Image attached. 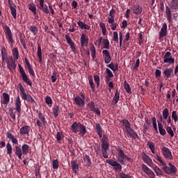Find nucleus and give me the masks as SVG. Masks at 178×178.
<instances>
[{
    "instance_id": "obj_1",
    "label": "nucleus",
    "mask_w": 178,
    "mask_h": 178,
    "mask_svg": "<svg viewBox=\"0 0 178 178\" xmlns=\"http://www.w3.org/2000/svg\"><path fill=\"white\" fill-rule=\"evenodd\" d=\"M71 130L73 133H79V134H81L84 136L87 134V129L86 126L80 122H74L71 125Z\"/></svg>"
},
{
    "instance_id": "obj_2",
    "label": "nucleus",
    "mask_w": 178,
    "mask_h": 178,
    "mask_svg": "<svg viewBox=\"0 0 178 178\" xmlns=\"http://www.w3.org/2000/svg\"><path fill=\"white\" fill-rule=\"evenodd\" d=\"M18 87L20 91V96L22 99L24 101H27L28 102L31 103L33 106L36 104V102L33 99L32 96L30 95H27V93L25 92V89L22 85V83H19Z\"/></svg>"
},
{
    "instance_id": "obj_3",
    "label": "nucleus",
    "mask_w": 178,
    "mask_h": 178,
    "mask_svg": "<svg viewBox=\"0 0 178 178\" xmlns=\"http://www.w3.org/2000/svg\"><path fill=\"white\" fill-rule=\"evenodd\" d=\"M4 62H6L7 68H8L10 72H13L16 70V60L13 57L8 56Z\"/></svg>"
},
{
    "instance_id": "obj_4",
    "label": "nucleus",
    "mask_w": 178,
    "mask_h": 178,
    "mask_svg": "<svg viewBox=\"0 0 178 178\" xmlns=\"http://www.w3.org/2000/svg\"><path fill=\"white\" fill-rule=\"evenodd\" d=\"M3 29L4 31V33L6 35V39L7 41L9 42L10 44H14L15 42L13 38V34H12V31L8 25L3 26Z\"/></svg>"
},
{
    "instance_id": "obj_5",
    "label": "nucleus",
    "mask_w": 178,
    "mask_h": 178,
    "mask_svg": "<svg viewBox=\"0 0 178 178\" xmlns=\"http://www.w3.org/2000/svg\"><path fill=\"white\" fill-rule=\"evenodd\" d=\"M168 166H170V168L168 167L167 165H163L162 169L164 171V173L172 176L177 172V169L175 165L171 163H168Z\"/></svg>"
},
{
    "instance_id": "obj_6",
    "label": "nucleus",
    "mask_w": 178,
    "mask_h": 178,
    "mask_svg": "<svg viewBox=\"0 0 178 178\" xmlns=\"http://www.w3.org/2000/svg\"><path fill=\"white\" fill-rule=\"evenodd\" d=\"M18 67L22 81H24L29 87H32V82L27 74L25 73L23 67L20 64L18 65Z\"/></svg>"
},
{
    "instance_id": "obj_7",
    "label": "nucleus",
    "mask_w": 178,
    "mask_h": 178,
    "mask_svg": "<svg viewBox=\"0 0 178 178\" xmlns=\"http://www.w3.org/2000/svg\"><path fill=\"white\" fill-rule=\"evenodd\" d=\"M161 151H162L163 157L165 159L173 160V156L172 155L171 151L169 148H168L167 147H163V148L161 149Z\"/></svg>"
},
{
    "instance_id": "obj_8",
    "label": "nucleus",
    "mask_w": 178,
    "mask_h": 178,
    "mask_svg": "<svg viewBox=\"0 0 178 178\" xmlns=\"http://www.w3.org/2000/svg\"><path fill=\"white\" fill-rule=\"evenodd\" d=\"M142 170L147 175L149 178H156L154 172L150 170L145 164H142Z\"/></svg>"
},
{
    "instance_id": "obj_9",
    "label": "nucleus",
    "mask_w": 178,
    "mask_h": 178,
    "mask_svg": "<svg viewBox=\"0 0 178 178\" xmlns=\"http://www.w3.org/2000/svg\"><path fill=\"white\" fill-rule=\"evenodd\" d=\"M106 162L111 166L114 167V170L115 171H121L122 170V165L116 161H113L112 159H107Z\"/></svg>"
},
{
    "instance_id": "obj_10",
    "label": "nucleus",
    "mask_w": 178,
    "mask_h": 178,
    "mask_svg": "<svg viewBox=\"0 0 178 178\" xmlns=\"http://www.w3.org/2000/svg\"><path fill=\"white\" fill-rule=\"evenodd\" d=\"M142 157L144 163H146L148 166H154L152 159H151L149 156H148L145 152L142 153Z\"/></svg>"
},
{
    "instance_id": "obj_11",
    "label": "nucleus",
    "mask_w": 178,
    "mask_h": 178,
    "mask_svg": "<svg viewBox=\"0 0 178 178\" xmlns=\"http://www.w3.org/2000/svg\"><path fill=\"white\" fill-rule=\"evenodd\" d=\"M103 54V58L106 64H109L112 60V57L108 50H103L102 51Z\"/></svg>"
},
{
    "instance_id": "obj_12",
    "label": "nucleus",
    "mask_w": 178,
    "mask_h": 178,
    "mask_svg": "<svg viewBox=\"0 0 178 178\" xmlns=\"http://www.w3.org/2000/svg\"><path fill=\"white\" fill-rule=\"evenodd\" d=\"M163 62L165 63H169L170 65L175 63V58L171 57V53L170 51H167L163 57Z\"/></svg>"
},
{
    "instance_id": "obj_13",
    "label": "nucleus",
    "mask_w": 178,
    "mask_h": 178,
    "mask_svg": "<svg viewBox=\"0 0 178 178\" xmlns=\"http://www.w3.org/2000/svg\"><path fill=\"white\" fill-rule=\"evenodd\" d=\"M74 103L79 108H83V106H86V101L82 99V98L79 95L76 96L74 98Z\"/></svg>"
},
{
    "instance_id": "obj_14",
    "label": "nucleus",
    "mask_w": 178,
    "mask_h": 178,
    "mask_svg": "<svg viewBox=\"0 0 178 178\" xmlns=\"http://www.w3.org/2000/svg\"><path fill=\"white\" fill-rule=\"evenodd\" d=\"M12 2H13V1H9L8 5L10 8L11 15H12L14 19H16L17 18V10H16L17 6L15 4L12 3Z\"/></svg>"
},
{
    "instance_id": "obj_15",
    "label": "nucleus",
    "mask_w": 178,
    "mask_h": 178,
    "mask_svg": "<svg viewBox=\"0 0 178 178\" xmlns=\"http://www.w3.org/2000/svg\"><path fill=\"white\" fill-rule=\"evenodd\" d=\"M168 34V25L166 23L163 24L162 29L159 33V39H163Z\"/></svg>"
},
{
    "instance_id": "obj_16",
    "label": "nucleus",
    "mask_w": 178,
    "mask_h": 178,
    "mask_svg": "<svg viewBox=\"0 0 178 178\" xmlns=\"http://www.w3.org/2000/svg\"><path fill=\"white\" fill-rule=\"evenodd\" d=\"M101 152L104 159H108L109 146H101Z\"/></svg>"
},
{
    "instance_id": "obj_17",
    "label": "nucleus",
    "mask_w": 178,
    "mask_h": 178,
    "mask_svg": "<svg viewBox=\"0 0 178 178\" xmlns=\"http://www.w3.org/2000/svg\"><path fill=\"white\" fill-rule=\"evenodd\" d=\"M81 47L83 48L84 47H88V38L85 34H82L80 38Z\"/></svg>"
},
{
    "instance_id": "obj_18",
    "label": "nucleus",
    "mask_w": 178,
    "mask_h": 178,
    "mask_svg": "<svg viewBox=\"0 0 178 178\" xmlns=\"http://www.w3.org/2000/svg\"><path fill=\"white\" fill-rule=\"evenodd\" d=\"M16 111L18 113H21L22 112V101L19 96L17 97L15 102Z\"/></svg>"
},
{
    "instance_id": "obj_19",
    "label": "nucleus",
    "mask_w": 178,
    "mask_h": 178,
    "mask_svg": "<svg viewBox=\"0 0 178 178\" xmlns=\"http://www.w3.org/2000/svg\"><path fill=\"white\" fill-rule=\"evenodd\" d=\"M165 15L168 22L171 23L172 22V11L170 10V8L168 6H165Z\"/></svg>"
},
{
    "instance_id": "obj_20",
    "label": "nucleus",
    "mask_w": 178,
    "mask_h": 178,
    "mask_svg": "<svg viewBox=\"0 0 178 178\" xmlns=\"http://www.w3.org/2000/svg\"><path fill=\"white\" fill-rule=\"evenodd\" d=\"M31 127L28 125H24L21 127L19 133L22 135H28L30 133Z\"/></svg>"
},
{
    "instance_id": "obj_21",
    "label": "nucleus",
    "mask_w": 178,
    "mask_h": 178,
    "mask_svg": "<svg viewBox=\"0 0 178 178\" xmlns=\"http://www.w3.org/2000/svg\"><path fill=\"white\" fill-rule=\"evenodd\" d=\"M71 167H72V172H74L75 174L79 173V163L76 162V161H71Z\"/></svg>"
},
{
    "instance_id": "obj_22",
    "label": "nucleus",
    "mask_w": 178,
    "mask_h": 178,
    "mask_svg": "<svg viewBox=\"0 0 178 178\" xmlns=\"http://www.w3.org/2000/svg\"><path fill=\"white\" fill-rule=\"evenodd\" d=\"M39 8L42 10V12H44L46 14L49 13V10H48V6L47 4H44V1H40V6Z\"/></svg>"
},
{
    "instance_id": "obj_23",
    "label": "nucleus",
    "mask_w": 178,
    "mask_h": 178,
    "mask_svg": "<svg viewBox=\"0 0 178 178\" xmlns=\"http://www.w3.org/2000/svg\"><path fill=\"white\" fill-rule=\"evenodd\" d=\"M109 138L108 136L104 135L103 138H102L101 147H109Z\"/></svg>"
},
{
    "instance_id": "obj_24",
    "label": "nucleus",
    "mask_w": 178,
    "mask_h": 178,
    "mask_svg": "<svg viewBox=\"0 0 178 178\" xmlns=\"http://www.w3.org/2000/svg\"><path fill=\"white\" fill-rule=\"evenodd\" d=\"M14 153H15L19 159H22L23 153L20 146H15Z\"/></svg>"
},
{
    "instance_id": "obj_25",
    "label": "nucleus",
    "mask_w": 178,
    "mask_h": 178,
    "mask_svg": "<svg viewBox=\"0 0 178 178\" xmlns=\"http://www.w3.org/2000/svg\"><path fill=\"white\" fill-rule=\"evenodd\" d=\"M3 100L1 101V104L8 105L10 102V95L7 92L3 93Z\"/></svg>"
},
{
    "instance_id": "obj_26",
    "label": "nucleus",
    "mask_w": 178,
    "mask_h": 178,
    "mask_svg": "<svg viewBox=\"0 0 178 178\" xmlns=\"http://www.w3.org/2000/svg\"><path fill=\"white\" fill-rule=\"evenodd\" d=\"M6 134H7L6 135L7 138H8L9 140H11L13 144H15V145L18 144L17 139L13 135H12L11 132L7 131Z\"/></svg>"
},
{
    "instance_id": "obj_27",
    "label": "nucleus",
    "mask_w": 178,
    "mask_h": 178,
    "mask_svg": "<svg viewBox=\"0 0 178 178\" xmlns=\"http://www.w3.org/2000/svg\"><path fill=\"white\" fill-rule=\"evenodd\" d=\"M132 10L135 15H140L142 13V8L138 4L134 5Z\"/></svg>"
},
{
    "instance_id": "obj_28",
    "label": "nucleus",
    "mask_w": 178,
    "mask_h": 178,
    "mask_svg": "<svg viewBox=\"0 0 178 178\" xmlns=\"http://www.w3.org/2000/svg\"><path fill=\"white\" fill-rule=\"evenodd\" d=\"M78 26L80 27L82 30H90V26L88 25L87 24L83 23V22L79 21L77 22Z\"/></svg>"
},
{
    "instance_id": "obj_29",
    "label": "nucleus",
    "mask_w": 178,
    "mask_h": 178,
    "mask_svg": "<svg viewBox=\"0 0 178 178\" xmlns=\"http://www.w3.org/2000/svg\"><path fill=\"white\" fill-rule=\"evenodd\" d=\"M22 152L24 155H26L29 152L30 146L28 144H24L22 145Z\"/></svg>"
},
{
    "instance_id": "obj_30",
    "label": "nucleus",
    "mask_w": 178,
    "mask_h": 178,
    "mask_svg": "<svg viewBox=\"0 0 178 178\" xmlns=\"http://www.w3.org/2000/svg\"><path fill=\"white\" fill-rule=\"evenodd\" d=\"M158 127H159V131L160 135L164 136L166 135L167 131L165 129H163V126L161 122H158Z\"/></svg>"
},
{
    "instance_id": "obj_31",
    "label": "nucleus",
    "mask_w": 178,
    "mask_h": 178,
    "mask_svg": "<svg viewBox=\"0 0 178 178\" xmlns=\"http://www.w3.org/2000/svg\"><path fill=\"white\" fill-rule=\"evenodd\" d=\"M120 100V93L118 92V90L116 89L115 92V95L113 97V105H116L118 103V101Z\"/></svg>"
},
{
    "instance_id": "obj_32",
    "label": "nucleus",
    "mask_w": 178,
    "mask_h": 178,
    "mask_svg": "<svg viewBox=\"0 0 178 178\" xmlns=\"http://www.w3.org/2000/svg\"><path fill=\"white\" fill-rule=\"evenodd\" d=\"M8 58L6 49L3 47L1 50V59L3 63H5V60H7Z\"/></svg>"
},
{
    "instance_id": "obj_33",
    "label": "nucleus",
    "mask_w": 178,
    "mask_h": 178,
    "mask_svg": "<svg viewBox=\"0 0 178 178\" xmlns=\"http://www.w3.org/2000/svg\"><path fill=\"white\" fill-rule=\"evenodd\" d=\"M59 106L55 105L53 108V113L54 117L58 118L60 113Z\"/></svg>"
},
{
    "instance_id": "obj_34",
    "label": "nucleus",
    "mask_w": 178,
    "mask_h": 178,
    "mask_svg": "<svg viewBox=\"0 0 178 178\" xmlns=\"http://www.w3.org/2000/svg\"><path fill=\"white\" fill-rule=\"evenodd\" d=\"M128 134L131 138H134V140L139 139L138 134H137V132H136L134 129H133L132 131L129 132Z\"/></svg>"
},
{
    "instance_id": "obj_35",
    "label": "nucleus",
    "mask_w": 178,
    "mask_h": 178,
    "mask_svg": "<svg viewBox=\"0 0 178 178\" xmlns=\"http://www.w3.org/2000/svg\"><path fill=\"white\" fill-rule=\"evenodd\" d=\"M88 80H89V83H90V88L92 89V91L95 92V86L94 80L92 79V76L88 77Z\"/></svg>"
},
{
    "instance_id": "obj_36",
    "label": "nucleus",
    "mask_w": 178,
    "mask_h": 178,
    "mask_svg": "<svg viewBox=\"0 0 178 178\" xmlns=\"http://www.w3.org/2000/svg\"><path fill=\"white\" fill-rule=\"evenodd\" d=\"M19 41L21 42L22 46L26 49H27V45L26 44L24 37L22 35V33L19 35Z\"/></svg>"
},
{
    "instance_id": "obj_37",
    "label": "nucleus",
    "mask_w": 178,
    "mask_h": 178,
    "mask_svg": "<svg viewBox=\"0 0 178 178\" xmlns=\"http://www.w3.org/2000/svg\"><path fill=\"white\" fill-rule=\"evenodd\" d=\"M90 50L91 51V56H92V60H94L96 58V49L94 44H92L90 48Z\"/></svg>"
},
{
    "instance_id": "obj_38",
    "label": "nucleus",
    "mask_w": 178,
    "mask_h": 178,
    "mask_svg": "<svg viewBox=\"0 0 178 178\" xmlns=\"http://www.w3.org/2000/svg\"><path fill=\"white\" fill-rule=\"evenodd\" d=\"M153 170H154L157 176L163 175V171L159 168V167H157L156 165L154 167H153Z\"/></svg>"
},
{
    "instance_id": "obj_39",
    "label": "nucleus",
    "mask_w": 178,
    "mask_h": 178,
    "mask_svg": "<svg viewBox=\"0 0 178 178\" xmlns=\"http://www.w3.org/2000/svg\"><path fill=\"white\" fill-rule=\"evenodd\" d=\"M28 7H29V10L32 11L34 15L36 14L37 9H36L35 4H33V3H31V4H29Z\"/></svg>"
},
{
    "instance_id": "obj_40",
    "label": "nucleus",
    "mask_w": 178,
    "mask_h": 178,
    "mask_svg": "<svg viewBox=\"0 0 178 178\" xmlns=\"http://www.w3.org/2000/svg\"><path fill=\"white\" fill-rule=\"evenodd\" d=\"M124 88L126 90L128 94H131V88L130 85L127 83V81H124Z\"/></svg>"
},
{
    "instance_id": "obj_41",
    "label": "nucleus",
    "mask_w": 178,
    "mask_h": 178,
    "mask_svg": "<svg viewBox=\"0 0 178 178\" xmlns=\"http://www.w3.org/2000/svg\"><path fill=\"white\" fill-rule=\"evenodd\" d=\"M174 70L172 69H166L164 70L163 74L166 76L167 79L170 78L171 74L173 73Z\"/></svg>"
},
{
    "instance_id": "obj_42",
    "label": "nucleus",
    "mask_w": 178,
    "mask_h": 178,
    "mask_svg": "<svg viewBox=\"0 0 178 178\" xmlns=\"http://www.w3.org/2000/svg\"><path fill=\"white\" fill-rule=\"evenodd\" d=\"M147 146L149 147V149L151 150L152 153L155 154V147H154V144L153 142L149 141L147 143Z\"/></svg>"
},
{
    "instance_id": "obj_43",
    "label": "nucleus",
    "mask_w": 178,
    "mask_h": 178,
    "mask_svg": "<svg viewBox=\"0 0 178 178\" xmlns=\"http://www.w3.org/2000/svg\"><path fill=\"white\" fill-rule=\"evenodd\" d=\"M38 56L39 58V62L40 63L41 61H42V51H41L40 44H38Z\"/></svg>"
},
{
    "instance_id": "obj_44",
    "label": "nucleus",
    "mask_w": 178,
    "mask_h": 178,
    "mask_svg": "<svg viewBox=\"0 0 178 178\" xmlns=\"http://www.w3.org/2000/svg\"><path fill=\"white\" fill-rule=\"evenodd\" d=\"M38 117H39L40 120H41L42 123L43 124V125H45L47 123V121H46V118H45L44 114L40 112L38 114Z\"/></svg>"
},
{
    "instance_id": "obj_45",
    "label": "nucleus",
    "mask_w": 178,
    "mask_h": 178,
    "mask_svg": "<svg viewBox=\"0 0 178 178\" xmlns=\"http://www.w3.org/2000/svg\"><path fill=\"white\" fill-rule=\"evenodd\" d=\"M13 59L18 60L19 59V51L17 48H14L13 50Z\"/></svg>"
},
{
    "instance_id": "obj_46",
    "label": "nucleus",
    "mask_w": 178,
    "mask_h": 178,
    "mask_svg": "<svg viewBox=\"0 0 178 178\" xmlns=\"http://www.w3.org/2000/svg\"><path fill=\"white\" fill-rule=\"evenodd\" d=\"M65 138V136L63 134L61 131H58L56 134V140L58 143H60V140Z\"/></svg>"
},
{
    "instance_id": "obj_47",
    "label": "nucleus",
    "mask_w": 178,
    "mask_h": 178,
    "mask_svg": "<svg viewBox=\"0 0 178 178\" xmlns=\"http://www.w3.org/2000/svg\"><path fill=\"white\" fill-rule=\"evenodd\" d=\"M166 131L168 134H170V136H171V138H173L175 136V133L173 129H172V128L169 126H167L166 128Z\"/></svg>"
},
{
    "instance_id": "obj_48",
    "label": "nucleus",
    "mask_w": 178,
    "mask_h": 178,
    "mask_svg": "<svg viewBox=\"0 0 178 178\" xmlns=\"http://www.w3.org/2000/svg\"><path fill=\"white\" fill-rule=\"evenodd\" d=\"M170 8L172 10L178 9V1H172L170 4Z\"/></svg>"
},
{
    "instance_id": "obj_49",
    "label": "nucleus",
    "mask_w": 178,
    "mask_h": 178,
    "mask_svg": "<svg viewBox=\"0 0 178 178\" xmlns=\"http://www.w3.org/2000/svg\"><path fill=\"white\" fill-rule=\"evenodd\" d=\"M163 117L165 120H168V118H169V109L168 108H165L163 111Z\"/></svg>"
},
{
    "instance_id": "obj_50",
    "label": "nucleus",
    "mask_w": 178,
    "mask_h": 178,
    "mask_svg": "<svg viewBox=\"0 0 178 178\" xmlns=\"http://www.w3.org/2000/svg\"><path fill=\"white\" fill-rule=\"evenodd\" d=\"M103 44H104V49H110V42H109L108 39H104V38Z\"/></svg>"
},
{
    "instance_id": "obj_51",
    "label": "nucleus",
    "mask_w": 178,
    "mask_h": 178,
    "mask_svg": "<svg viewBox=\"0 0 178 178\" xmlns=\"http://www.w3.org/2000/svg\"><path fill=\"white\" fill-rule=\"evenodd\" d=\"M122 122L124 126H125V129L130 128L131 127V122H129L127 120L124 119L122 120Z\"/></svg>"
},
{
    "instance_id": "obj_52",
    "label": "nucleus",
    "mask_w": 178,
    "mask_h": 178,
    "mask_svg": "<svg viewBox=\"0 0 178 178\" xmlns=\"http://www.w3.org/2000/svg\"><path fill=\"white\" fill-rule=\"evenodd\" d=\"M155 159H157V161L162 164L163 166L167 165V163L165 161H163L162 160V158L161 156L156 155Z\"/></svg>"
},
{
    "instance_id": "obj_53",
    "label": "nucleus",
    "mask_w": 178,
    "mask_h": 178,
    "mask_svg": "<svg viewBox=\"0 0 178 178\" xmlns=\"http://www.w3.org/2000/svg\"><path fill=\"white\" fill-rule=\"evenodd\" d=\"M83 159H84L85 162L86 163L87 166L90 167L91 165V160H90V156L85 155Z\"/></svg>"
},
{
    "instance_id": "obj_54",
    "label": "nucleus",
    "mask_w": 178,
    "mask_h": 178,
    "mask_svg": "<svg viewBox=\"0 0 178 178\" xmlns=\"http://www.w3.org/2000/svg\"><path fill=\"white\" fill-rule=\"evenodd\" d=\"M117 152H118V158L122 159L126 154H124L123 149H120V147L117 148Z\"/></svg>"
},
{
    "instance_id": "obj_55",
    "label": "nucleus",
    "mask_w": 178,
    "mask_h": 178,
    "mask_svg": "<svg viewBox=\"0 0 178 178\" xmlns=\"http://www.w3.org/2000/svg\"><path fill=\"white\" fill-rule=\"evenodd\" d=\"M152 124H153V128H154L156 132L158 133L156 120L155 117L152 118Z\"/></svg>"
},
{
    "instance_id": "obj_56",
    "label": "nucleus",
    "mask_w": 178,
    "mask_h": 178,
    "mask_svg": "<svg viewBox=\"0 0 178 178\" xmlns=\"http://www.w3.org/2000/svg\"><path fill=\"white\" fill-rule=\"evenodd\" d=\"M31 31L34 35H36L38 33V29L35 26H31Z\"/></svg>"
},
{
    "instance_id": "obj_57",
    "label": "nucleus",
    "mask_w": 178,
    "mask_h": 178,
    "mask_svg": "<svg viewBox=\"0 0 178 178\" xmlns=\"http://www.w3.org/2000/svg\"><path fill=\"white\" fill-rule=\"evenodd\" d=\"M52 163H53V168L54 170H57L59 168V163L58 159H54Z\"/></svg>"
},
{
    "instance_id": "obj_58",
    "label": "nucleus",
    "mask_w": 178,
    "mask_h": 178,
    "mask_svg": "<svg viewBox=\"0 0 178 178\" xmlns=\"http://www.w3.org/2000/svg\"><path fill=\"white\" fill-rule=\"evenodd\" d=\"M129 157L128 156H127L126 154L121 159L120 157H118V161L120 162V163L122 165H124V160L127 159Z\"/></svg>"
},
{
    "instance_id": "obj_59",
    "label": "nucleus",
    "mask_w": 178,
    "mask_h": 178,
    "mask_svg": "<svg viewBox=\"0 0 178 178\" xmlns=\"http://www.w3.org/2000/svg\"><path fill=\"white\" fill-rule=\"evenodd\" d=\"M45 102L49 106H51V105L52 104L51 97L50 96H47L45 99Z\"/></svg>"
},
{
    "instance_id": "obj_60",
    "label": "nucleus",
    "mask_w": 178,
    "mask_h": 178,
    "mask_svg": "<svg viewBox=\"0 0 178 178\" xmlns=\"http://www.w3.org/2000/svg\"><path fill=\"white\" fill-rule=\"evenodd\" d=\"M6 149H7V154H8L9 155H11V154H12V146H11L10 143H7Z\"/></svg>"
},
{
    "instance_id": "obj_61",
    "label": "nucleus",
    "mask_w": 178,
    "mask_h": 178,
    "mask_svg": "<svg viewBox=\"0 0 178 178\" xmlns=\"http://www.w3.org/2000/svg\"><path fill=\"white\" fill-rule=\"evenodd\" d=\"M172 118L174 120L175 122H177L178 121V117H177L176 111H172Z\"/></svg>"
},
{
    "instance_id": "obj_62",
    "label": "nucleus",
    "mask_w": 178,
    "mask_h": 178,
    "mask_svg": "<svg viewBox=\"0 0 178 178\" xmlns=\"http://www.w3.org/2000/svg\"><path fill=\"white\" fill-rule=\"evenodd\" d=\"M106 73L107 74V77H108V78H113V72L108 68L106 69Z\"/></svg>"
},
{
    "instance_id": "obj_63",
    "label": "nucleus",
    "mask_w": 178,
    "mask_h": 178,
    "mask_svg": "<svg viewBox=\"0 0 178 178\" xmlns=\"http://www.w3.org/2000/svg\"><path fill=\"white\" fill-rule=\"evenodd\" d=\"M94 81H95V83H97V86L99 87L100 79H99V76L98 75L94 76Z\"/></svg>"
},
{
    "instance_id": "obj_64",
    "label": "nucleus",
    "mask_w": 178,
    "mask_h": 178,
    "mask_svg": "<svg viewBox=\"0 0 178 178\" xmlns=\"http://www.w3.org/2000/svg\"><path fill=\"white\" fill-rule=\"evenodd\" d=\"M90 111L93 112L94 113H96L98 116L101 115V111L99 110L98 108H95L92 110H90Z\"/></svg>"
}]
</instances>
